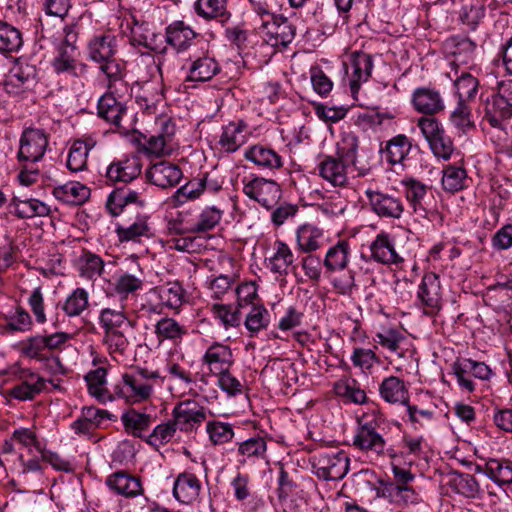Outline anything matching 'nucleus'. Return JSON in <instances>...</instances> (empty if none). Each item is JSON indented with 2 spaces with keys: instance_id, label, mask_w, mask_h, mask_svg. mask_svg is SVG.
<instances>
[{
  "instance_id": "obj_34",
  "label": "nucleus",
  "mask_w": 512,
  "mask_h": 512,
  "mask_svg": "<svg viewBox=\"0 0 512 512\" xmlns=\"http://www.w3.org/2000/svg\"><path fill=\"white\" fill-rule=\"evenodd\" d=\"M187 333L188 330L185 325L168 316L161 318L154 325V334L159 343L169 341L173 344H179Z\"/></svg>"
},
{
  "instance_id": "obj_61",
  "label": "nucleus",
  "mask_w": 512,
  "mask_h": 512,
  "mask_svg": "<svg viewBox=\"0 0 512 512\" xmlns=\"http://www.w3.org/2000/svg\"><path fill=\"white\" fill-rule=\"evenodd\" d=\"M223 210L216 206L205 208L199 215L197 222L191 228L192 232L202 233L212 230L221 221Z\"/></svg>"
},
{
  "instance_id": "obj_58",
  "label": "nucleus",
  "mask_w": 512,
  "mask_h": 512,
  "mask_svg": "<svg viewBox=\"0 0 512 512\" xmlns=\"http://www.w3.org/2000/svg\"><path fill=\"white\" fill-rule=\"evenodd\" d=\"M172 137L173 132H169V126L166 125L163 132L149 137L145 145L147 153L158 157L169 154L172 150Z\"/></svg>"
},
{
  "instance_id": "obj_29",
  "label": "nucleus",
  "mask_w": 512,
  "mask_h": 512,
  "mask_svg": "<svg viewBox=\"0 0 512 512\" xmlns=\"http://www.w3.org/2000/svg\"><path fill=\"white\" fill-rule=\"evenodd\" d=\"M317 168L319 175L331 185L343 187L348 184L346 165L340 157L324 156Z\"/></svg>"
},
{
  "instance_id": "obj_1",
  "label": "nucleus",
  "mask_w": 512,
  "mask_h": 512,
  "mask_svg": "<svg viewBox=\"0 0 512 512\" xmlns=\"http://www.w3.org/2000/svg\"><path fill=\"white\" fill-rule=\"evenodd\" d=\"M117 42L116 35L106 31L93 35L86 43L87 58L98 65L107 77L109 87L123 76L124 65L115 57Z\"/></svg>"
},
{
  "instance_id": "obj_8",
  "label": "nucleus",
  "mask_w": 512,
  "mask_h": 512,
  "mask_svg": "<svg viewBox=\"0 0 512 512\" xmlns=\"http://www.w3.org/2000/svg\"><path fill=\"white\" fill-rule=\"evenodd\" d=\"M263 41L272 47H287L295 38L296 27L282 15L263 21L258 26Z\"/></svg>"
},
{
  "instance_id": "obj_18",
  "label": "nucleus",
  "mask_w": 512,
  "mask_h": 512,
  "mask_svg": "<svg viewBox=\"0 0 512 512\" xmlns=\"http://www.w3.org/2000/svg\"><path fill=\"white\" fill-rule=\"evenodd\" d=\"M149 216L137 213L132 222H119L116 224L115 232L120 242H140L142 238H150L153 232L148 223Z\"/></svg>"
},
{
  "instance_id": "obj_41",
  "label": "nucleus",
  "mask_w": 512,
  "mask_h": 512,
  "mask_svg": "<svg viewBox=\"0 0 512 512\" xmlns=\"http://www.w3.org/2000/svg\"><path fill=\"white\" fill-rule=\"evenodd\" d=\"M351 249L348 241L340 240L326 252L323 265L328 272L343 270L347 267Z\"/></svg>"
},
{
  "instance_id": "obj_7",
  "label": "nucleus",
  "mask_w": 512,
  "mask_h": 512,
  "mask_svg": "<svg viewBox=\"0 0 512 512\" xmlns=\"http://www.w3.org/2000/svg\"><path fill=\"white\" fill-rule=\"evenodd\" d=\"M49 144V135L42 129L26 128L20 137L18 162L35 164L42 160Z\"/></svg>"
},
{
  "instance_id": "obj_23",
  "label": "nucleus",
  "mask_w": 512,
  "mask_h": 512,
  "mask_svg": "<svg viewBox=\"0 0 512 512\" xmlns=\"http://www.w3.org/2000/svg\"><path fill=\"white\" fill-rule=\"evenodd\" d=\"M77 47L59 46L58 54L52 62V67L57 74L67 73L73 77L86 75L88 66L77 61Z\"/></svg>"
},
{
  "instance_id": "obj_13",
  "label": "nucleus",
  "mask_w": 512,
  "mask_h": 512,
  "mask_svg": "<svg viewBox=\"0 0 512 512\" xmlns=\"http://www.w3.org/2000/svg\"><path fill=\"white\" fill-rule=\"evenodd\" d=\"M512 118V102L496 94L488 97L483 103L482 122L493 129L504 132L507 122Z\"/></svg>"
},
{
  "instance_id": "obj_9",
  "label": "nucleus",
  "mask_w": 512,
  "mask_h": 512,
  "mask_svg": "<svg viewBox=\"0 0 512 512\" xmlns=\"http://www.w3.org/2000/svg\"><path fill=\"white\" fill-rule=\"evenodd\" d=\"M243 193L266 209L275 207L281 198V188L274 180L254 177L242 180Z\"/></svg>"
},
{
  "instance_id": "obj_45",
  "label": "nucleus",
  "mask_w": 512,
  "mask_h": 512,
  "mask_svg": "<svg viewBox=\"0 0 512 512\" xmlns=\"http://www.w3.org/2000/svg\"><path fill=\"white\" fill-rule=\"evenodd\" d=\"M106 375L107 370L103 367H98L95 370L88 372L85 376V381L90 395L103 403L112 399L106 388Z\"/></svg>"
},
{
  "instance_id": "obj_16",
  "label": "nucleus",
  "mask_w": 512,
  "mask_h": 512,
  "mask_svg": "<svg viewBox=\"0 0 512 512\" xmlns=\"http://www.w3.org/2000/svg\"><path fill=\"white\" fill-rule=\"evenodd\" d=\"M36 66L26 61L17 62L10 70L5 82V90L10 94H18L36 83Z\"/></svg>"
},
{
  "instance_id": "obj_60",
  "label": "nucleus",
  "mask_w": 512,
  "mask_h": 512,
  "mask_svg": "<svg viewBox=\"0 0 512 512\" xmlns=\"http://www.w3.org/2000/svg\"><path fill=\"white\" fill-rule=\"evenodd\" d=\"M450 121L459 131L466 133L475 127L472 119L471 108L467 102L458 101L456 107L451 112Z\"/></svg>"
},
{
  "instance_id": "obj_47",
  "label": "nucleus",
  "mask_w": 512,
  "mask_h": 512,
  "mask_svg": "<svg viewBox=\"0 0 512 512\" xmlns=\"http://www.w3.org/2000/svg\"><path fill=\"white\" fill-rule=\"evenodd\" d=\"M104 266L105 263L100 256L87 250H84L78 258L79 275L88 280L101 276Z\"/></svg>"
},
{
  "instance_id": "obj_3",
  "label": "nucleus",
  "mask_w": 512,
  "mask_h": 512,
  "mask_svg": "<svg viewBox=\"0 0 512 512\" xmlns=\"http://www.w3.org/2000/svg\"><path fill=\"white\" fill-rule=\"evenodd\" d=\"M383 422V418L375 410L371 413H364L358 419V428L353 438V445L361 451L372 452L378 456L383 455L386 441L378 432Z\"/></svg>"
},
{
  "instance_id": "obj_33",
  "label": "nucleus",
  "mask_w": 512,
  "mask_h": 512,
  "mask_svg": "<svg viewBox=\"0 0 512 512\" xmlns=\"http://www.w3.org/2000/svg\"><path fill=\"white\" fill-rule=\"evenodd\" d=\"M97 109L100 118L116 127H123L122 120L126 115L127 108L112 93H105L99 99Z\"/></svg>"
},
{
  "instance_id": "obj_43",
  "label": "nucleus",
  "mask_w": 512,
  "mask_h": 512,
  "mask_svg": "<svg viewBox=\"0 0 512 512\" xmlns=\"http://www.w3.org/2000/svg\"><path fill=\"white\" fill-rule=\"evenodd\" d=\"M267 443L260 436L251 437L238 446V455L241 457L238 462L245 464L248 461L266 460Z\"/></svg>"
},
{
  "instance_id": "obj_11",
  "label": "nucleus",
  "mask_w": 512,
  "mask_h": 512,
  "mask_svg": "<svg viewBox=\"0 0 512 512\" xmlns=\"http://www.w3.org/2000/svg\"><path fill=\"white\" fill-rule=\"evenodd\" d=\"M365 195L370 209L378 217L383 219H400L404 212V203L395 193L380 190L367 189Z\"/></svg>"
},
{
  "instance_id": "obj_31",
  "label": "nucleus",
  "mask_w": 512,
  "mask_h": 512,
  "mask_svg": "<svg viewBox=\"0 0 512 512\" xmlns=\"http://www.w3.org/2000/svg\"><path fill=\"white\" fill-rule=\"evenodd\" d=\"M298 250L302 253H312L326 245L327 238L324 231L313 225L303 224L296 231Z\"/></svg>"
},
{
  "instance_id": "obj_51",
  "label": "nucleus",
  "mask_w": 512,
  "mask_h": 512,
  "mask_svg": "<svg viewBox=\"0 0 512 512\" xmlns=\"http://www.w3.org/2000/svg\"><path fill=\"white\" fill-rule=\"evenodd\" d=\"M44 385V380L32 373L26 380L11 389V395L18 400H31L43 390Z\"/></svg>"
},
{
  "instance_id": "obj_4",
  "label": "nucleus",
  "mask_w": 512,
  "mask_h": 512,
  "mask_svg": "<svg viewBox=\"0 0 512 512\" xmlns=\"http://www.w3.org/2000/svg\"><path fill=\"white\" fill-rule=\"evenodd\" d=\"M417 126L428 142L432 153L437 158L450 159L454 151V144L443 125L434 117H420L417 120Z\"/></svg>"
},
{
  "instance_id": "obj_5",
  "label": "nucleus",
  "mask_w": 512,
  "mask_h": 512,
  "mask_svg": "<svg viewBox=\"0 0 512 512\" xmlns=\"http://www.w3.org/2000/svg\"><path fill=\"white\" fill-rule=\"evenodd\" d=\"M350 459L344 451L323 452L314 457L315 475L326 481H336L345 477L349 470Z\"/></svg>"
},
{
  "instance_id": "obj_54",
  "label": "nucleus",
  "mask_w": 512,
  "mask_h": 512,
  "mask_svg": "<svg viewBox=\"0 0 512 512\" xmlns=\"http://www.w3.org/2000/svg\"><path fill=\"white\" fill-rule=\"evenodd\" d=\"M442 186L445 191L458 192L466 187L467 173L462 167L448 165L443 169Z\"/></svg>"
},
{
  "instance_id": "obj_57",
  "label": "nucleus",
  "mask_w": 512,
  "mask_h": 512,
  "mask_svg": "<svg viewBox=\"0 0 512 512\" xmlns=\"http://www.w3.org/2000/svg\"><path fill=\"white\" fill-rule=\"evenodd\" d=\"M194 10L204 20H214L226 14V0H196Z\"/></svg>"
},
{
  "instance_id": "obj_10",
  "label": "nucleus",
  "mask_w": 512,
  "mask_h": 512,
  "mask_svg": "<svg viewBox=\"0 0 512 512\" xmlns=\"http://www.w3.org/2000/svg\"><path fill=\"white\" fill-rule=\"evenodd\" d=\"M171 415L180 431L192 432L206 421L207 409L197 401L187 399L178 402Z\"/></svg>"
},
{
  "instance_id": "obj_19",
  "label": "nucleus",
  "mask_w": 512,
  "mask_h": 512,
  "mask_svg": "<svg viewBox=\"0 0 512 512\" xmlns=\"http://www.w3.org/2000/svg\"><path fill=\"white\" fill-rule=\"evenodd\" d=\"M411 102L417 112L428 115L427 117H432L445 109V103L440 92L430 87L415 89Z\"/></svg>"
},
{
  "instance_id": "obj_2",
  "label": "nucleus",
  "mask_w": 512,
  "mask_h": 512,
  "mask_svg": "<svg viewBox=\"0 0 512 512\" xmlns=\"http://www.w3.org/2000/svg\"><path fill=\"white\" fill-rule=\"evenodd\" d=\"M160 377L157 371L137 368L122 376V381L115 386L117 397L127 403L135 404L150 398L154 382Z\"/></svg>"
},
{
  "instance_id": "obj_63",
  "label": "nucleus",
  "mask_w": 512,
  "mask_h": 512,
  "mask_svg": "<svg viewBox=\"0 0 512 512\" xmlns=\"http://www.w3.org/2000/svg\"><path fill=\"white\" fill-rule=\"evenodd\" d=\"M270 322V314L264 306L254 305L246 316L245 326L251 336L265 329Z\"/></svg>"
},
{
  "instance_id": "obj_50",
  "label": "nucleus",
  "mask_w": 512,
  "mask_h": 512,
  "mask_svg": "<svg viewBox=\"0 0 512 512\" xmlns=\"http://www.w3.org/2000/svg\"><path fill=\"white\" fill-rule=\"evenodd\" d=\"M455 92L458 101L469 102L475 99L478 88L479 80L468 72H461L454 80Z\"/></svg>"
},
{
  "instance_id": "obj_52",
  "label": "nucleus",
  "mask_w": 512,
  "mask_h": 512,
  "mask_svg": "<svg viewBox=\"0 0 512 512\" xmlns=\"http://www.w3.org/2000/svg\"><path fill=\"white\" fill-rule=\"evenodd\" d=\"M378 495L380 493L378 492ZM381 496L388 497L391 501L403 504H414L418 502V495L414 489L409 485H394L393 482L384 484L382 488Z\"/></svg>"
},
{
  "instance_id": "obj_37",
  "label": "nucleus",
  "mask_w": 512,
  "mask_h": 512,
  "mask_svg": "<svg viewBox=\"0 0 512 512\" xmlns=\"http://www.w3.org/2000/svg\"><path fill=\"white\" fill-rule=\"evenodd\" d=\"M379 393L382 399L388 403L407 405L409 402L408 389L404 381L396 376L385 378L379 386Z\"/></svg>"
},
{
  "instance_id": "obj_14",
  "label": "nucleus",
  "mask_w": 512,
  "mask_h": 512,
  "mask_svg": "<svg viewBox=\"0 0 512 512\" xmlns=\"http://www.w3.org/2000/svg\"><path fill=\"white\" fill-rule=\"evenodd\" d=\"M130 205L143 207L145 199L142 192L130 188H117L111 192L107 199V209L114 215L123 214L125 217L132 214Z\"/></svg>"
},
{
  "instance_id": "obj_32",
  "label": "nucleus",
  "mask_w": 512,
  "mask_h": 512,
  "mask_svg": "<svg viewBox=\"0 0 512 512\" xmlns=\"http://www.w3.org/2000/svg\"><path fill=\"white\" fill-rule=\"evenodd\" d=\"M352 75L350 78V88L353 93L357 92L360 84L366 82L372 73V56L363 51H355L350 57Z\"/></svg>"
},
{
  "instance_id": "obj_15",
  "label": "nucleus",
  "mask_w": 512,
  "mask_h": 512,
  "mask_svg": "<svg viewBox=\"0 0 512 512\" xmlns=\"http://www.w3.org/2000/svg\"><path fill=\"white\" fill-rule=\"evenodd\" d=\"M198 33L183 20H175L165 28V41L175 53L187 51Z\"/></svg>"
},
{
  "instance_id": "obj_35",
  "label": "nucleus",
  "mask_w": 512,
  "mask_h": 512,
  "mask_svg": "<svg viewBox=\"0 0 512 512\" xmlns=\"http://www.w3.org/2000/svg\"><path fill=\"white\" fill-rule=\"evenodd\" d=\"M407 337L396 327H381L373 336V341L391 353L404 357L403 344Z\"/></svg>"
},
{
  "instance_id": "obj_40",
  "label": "nucleus",
  "mask_w": 512,
  "mask_h": 512,
  "mask_svg": "<svg viewBox=\"0 0 512 512\" xmlns=\"http://www.w3.org/2000/svg\"><path fill=\"white\" fill-rule=\"evenodd\" d=\"M219 261L223 265L230 266L231 270L226 271L224 274H219L210 280L209 289L211 296L215 299H221L230 289L235 282L234 264L235 260L230 256H221Z\"/></svg>"
},
{
  "instance_id": "obj_48",
  "label": "nucleus",
  "mask_w": 512,
  "mask_h": 512,
  "mask_svg": "<svg viewBox=\"0 0 512 512\" xmlns=\"http://www.w3.org/2000/svg\"><path fill=\"white\" fill-rule=\"evenodd\" d=\"M407 201L413 207L415 213L425 211L422 201L427 195L428 187L414 178H405L401 181Z\"/></svg>"
},
{
  "instance_id": "obj_26",
  "label": "nucleus",
  "mask_w": 512,
  "mask_h": 512,
  "mask_svg": "<svg viewBox=\"0 0 512 512\" xmlns=\"http://www.w3.org/2000/svg\"><path fill=\"white\" fill-rule=\"evenodd\" d=\"M106 485L116 494L126 498H134L144 493L141 480L124 471H117L109 475Z\"/></svg>"
},
{
  "instance_id": "obj_56",
  "label": "nucleus",
  "mask_w": 512,
  "mask_h": 512,
  "mask_svg": "<svg viewBox=\"0 0 512 512\" xmlns=\"http://www.w3.org/2000/svg\"><path fill=\"white\" fill-rule=\"evenodd\" d=\"M22 44L21 32L7 22L0 21V51L16 52Z\"/></svg>"
},
{
  "instance_id": "obj_25",
  "label": "nucleus",
  "mask_w": 512,
  "mask_h": 512,
  "mask_svg": "<svg viewBox=\"0 0 512 512\" xmlns=\"http://www.w3.org/2000/svg\"><path fill=\"white\" fill-rule=\"evenodd\" d=\"M221 71V67L214 56L205 53L191 60L186 81L207 82Z\"/></svg>"
},
{
  "instance_id": "obj_59",
  "label": "nucleus",
  "mask_w": 512,
  "mask_h": 512,
  "mask_svg": "<svg viewBox=\"0 0 512 512\" xmlns=\"http://www.w3.org/2000/svg\"><path fill=\"white\" fill-rule=\"evenodd\" d=\"M177 425L173 419L157 425L153 431L145 438V441L155 447L159 448L170 442L176 434Z\"/></svg>"
},
{
  "instance_id": "obj_24",
  "label": "nucleus",
  "mask_w": 512,
  "mask_h": 512,
  "mask_svg": "<svg viewBox=\"0 0 512 512\" xmlns=\"http://www.w3.org/2000/svg\"><path fill=\"white\" fill-rule=\"evenodd\" d=\"M244 158L264 171H274L283 166L282 156L274 149L261 144L248 147L244 152Z\"/></svg>"
},
{
  "instance_id": "obj_12",
  "label": "nucleus",
  "mask_w": 512,
  "mask_h": 512,
  "mask_svg": "<svg viewBox=\"0 0 512 512\" xmlns=\"http://www.w3.org/2000/svg\"><path fill=\"white\" fill-rule=\"evenodd\" d=\"M417 305L428 316H434L441 310V283L435 273H426L422 277L417 291Z\"/></svg>"
},
{
  "instance_id": "obj_6",
  "label": "nucleus",
  "mask_w": 512,
  "mask_h": 512,
  "mask_svg": "<svg viewBox=\"0 0 512 512\" xmlns=\"http://www.w3.org/2000/svg\"><path fill=\"white\" fill-rule=\"evenodd\" d=\"M358 149V137L352 132L344 133L337 144V156L350 163L358 171V176H366L371 171L370 160L373 153L361 148V154L358 155Z\"/></svg>"
},
{
  "instance_id": "obj_22",
  "label": "nucleus",
  "mask_w": 512,
  "mask_h": 512,
  "mask_svg": "<svg viewBox=\"0 0 512 512\" xmlns=\"http://www.w3.org/2000/svg\"><path fill=\"white\" fill-rule=\"evenodd\" d=\"M248 125L242 120L231 121L222 127L218 144L227 153L236 152L248 140Z\"/></svg>"
},
{
  "instance_id": "obj_28",
  "label": "nucleus",
  "mask_w": 512,
  "mask_h": 512,
  "mask_svg": "<svg viewBox=\"0 0 512 512\" xmlns=\"http://www.w3.org/2000/svg\"><path fill=\"white\" fill-rule=\"evenodd\" d=\"M201 482L197 476L190 472L180 473L173 485V496L183 504H191L199 497Z\"/></svg>"
},
{
  "instance_id": "obj_46",
  "label": "nucleus",
  "mask_w": 512,
  "mask_h": 512,
  "mask_svg": "<svg viewBox=\"0 0 512 512\" xmlns=\"http://www.w3.org/2000/svg\"><path fill=\"white\" fill-rule=\"evenodd\" d=\"M99 325L104 333L128 330L130 321L123 310L103 308L99 314Z\"/></svg>"
},
{
  "instance_id": "obj_38",
  "label": "nucleus",
  "mask_w": 512,
  "mask_h": 512,
  "mask_svg": "<svg viewBox=\"0 0 512 512\" xmlns=\"http://www.w3.org/2000/svg\"><path fill=\"white\" fill-rule=\"evenodd\" d=\"M273 251L272 256L268 259L270 271L279 275H287L295 260L293 251L282 240L274 242Z\"/></svg>"
},
{
  "instance_id": "obj_21",
  "label": "nucleus",
  "mask_w": 512,
  "mask_h": 512,
  "mask_svg": "<svg viewBox=\"0 0 512 512\" xmlns=\"http://www.w3.org/2000/svg\"><path fill=\"white\" fill-rule=\"evenodd\" d=\"M146 177L150 183L166 189L176 186L182 179L183 173L176 164L160 161L147 169Z\"/></svg>"
},
{
  "instance_id": "obj_53",
  "label": "nucleus",
  "mask_w": 512,
  "mask_h": 512,
  "mask_svg": "<svg viewBox=\"0 0 512 512\" xmlns=\"http://www.w3.org/2000/svg\"><path fill=\"white\" fill-rule=\"evenodd\" d=\"M412 144L405 135H397L390 139L385 147L387 160L391 164L401 163L411 150Z\"/></svg>"
},
{
  "instance_id": "obj_17",
  "label": "nucleus",
  "mask_w": 512,
  "mask_h": 512,
  "mask_svg": "<svg viewBox=\"0 0 512 512\" xmlns=\"http://www.w3.org/2000/svg\"><path fill=\"white\" fill-rule=\"evenodd\" d=\"M142 164L137 156L126 157L113 161L106 169L107 181L113 185L127 184L141 174Z\"/></svg>"
},
{
  "instance_id": "obj_44",
  "label": "nucleus",
  "mask_w": 512,
  "mask_h": 512,
  "mask_svg": "<svg viewBox=\"0 0 512 512\" xmlns=\"http://www.w3.org/2000/svg\"><path fill=\"white\" fill-rule=\"evenodd\" d=\"M89 293L86 289H74L66 299L59 304L60 309L69 318L78 317L89 308Z\"/></svg>"
},
{
  "instance_id": "obj_39",
  "label": "nucleus",
  "mask_w": 512,
  "mask_h": 512,
  "mask_svg": "<svg viewBox=\"0 0 512 512\" xmlns=\"http://www.w3.org/2000/svg\"><path fill=\"white\" fill-rule=\"evenodd\" d=\"M114 331L103 334V344L109 355L117 362H123L130 351V341L125 332Z\"/></svg>"
},
{
  "instance_id": "obj_55",
  "label": "nucleus",
  "mask_w": 512,
  "mask_h": 512,
  "mask_svg": "<svg viewBox=\"0 0 512 512\" xmlns=\"http://www.w3.org/2000/svg\"><path fill=\"white\" fill-rule=\"evenodd\" d=\"M208 178H195L181 186L174 194V200L177 205L183 204L187 200L198 199L206 190Z\"/></svg>"
},
{
  "instance_id": "obj_30",
  "label": "nucleus",
  "mask_w": 512,
  "mask_h": 512,
  "mask_svg": "<svg viewBox=\"0 0 512 512\" xmlns=\"http://www.w3.org/2000/svg\"><path fill=\"white\" fill-rule=\"evenodd\" d=\"M10 213L20 219H29L34 217H45L51 212L50 207L44 202L35 198H22L13 196L9 203Z\"/></svg>"
},
{
  "instance_id": "obj_20",
  "label": "nucleus",
  "mask_w": 512,
  "mask_h": 512,
  "mask_svg": "<svg viewBox=\"0 0 512 512\" xmlns=\"http://www.w3.org/2000/svg\"><path fill=\"white\" fill-rule=\"evenodd\" d=\"M202 363L207 366L210 374L216 376L230 370L234 363L233 353L229 346L216 342L206 350Z\"/></svg>"
},
{
  "instance_id": "obj_62",
  "label": "nucleus",
  "mask_w": 512,
  "mask_h": 512,
  "mask_svg": "<svg viewBox=\"0 0 512 512\" xmlns=\"http://www.w3.org/2000/svg\"><path fill=\"white\" fill-rule=\"evenodd\" d=\"M494 0H476L475 3L464 5L460 12V19L463 24L474 29L485 15V4L491 5Z\"/></svg>"
},
{
  "instance_id": "obj_27",
  "label": "nucleus",
  "mask_w": 512,
  "mask_h": 512,
  "mask_svg": "<svg viewBox=\"0 0 512 512\" xmlns=\"http://www.w3.org/2000/svg\"><path fill=\"white\" fill-rule=\"evenodd\" d=\"M370 251L372 259L381 264H398L403 261L396 252L394 240L386 232L377 234L370 244Z\"/></svg>"
},
{
  "instance_id": "obj_36",
  "label": "nucleus",
  "mask_w": 512,
  "mask_h": 512,
  "mask_svg": "<svg viewBox=\"0 0 512 512\" xmlns=\"http://www.w3.org/2000/svg\"><path fill=\"white\" fill-rule=\"evenodd\" d=\"M56 199L70 205H81L90 197V189L80 182L70 181L53 189Z\"/></svg>"
},
{
  "instance_id": "obj_49",
  "label": "nucleus",
  "mask_w": 512,
  "mask_h": 512,
  "mask_svg": "<svg viewBox=\"0 0 512 512\" xmlns=\"http://www.w3.org/2000/svg\"><path fill=\"white\" fill-rule=\"evenodd\" d=\"M485 471L487 476L499 485L512 484V461L489 459Z\"/></svg>"
},
{
  "instance_id": "obj_64",
  "label": "nucleus",
  "mask_w": 512,
  "mask_h": 512,
  "mask_svg": "<svg viewBox=\"0 0 512 512\" xmlns=\"http://www.w3.org/2000/svg\"><path fill=\"white\" fill-rule=\"evenodd\" d=\"M209 439L214 445H222L234 437L233 427L229 423L221 421H210L206 425Z\"/></svg>"
},
{
  "instance_id": "obj_42",
  "label": "nucleus",
  "mask_w": 512,
  "mask_h": 512,
  "mask_svg": "<svg viewBox=\"0 0 512 512\" xmlns=\"http://www.w3.org/2000/svg\"><path fill=\"white\" fill-rule=\"evenodd\" d=\"M121 421L127 433L134 437L143 438L144 432L149 429L152 423V417L131 408L122 414Z\"/></svg>"
}]
</instances>
